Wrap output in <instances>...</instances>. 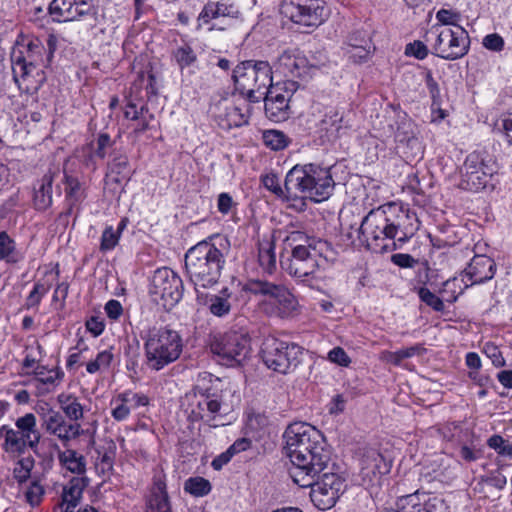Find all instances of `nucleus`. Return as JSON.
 <instances>
[{
    "instance_id": "obj_1",
    "label": "nucleus",
    "mask_w": 512,
    "mask_h": 512,
    "mask_svg": "<svg viewBox=\"0 0 512 512\" xmlns=\"http://www.w3.org/2000/svg\"><path fill=\"white\" fill-rule=\"evenodd\" d=\"M421 222L408 203L391 201L372 209L362 220L359 239L373 253H385L407 243Z\"/></svg>"
},
{
    "instance_id": "obj_2",
    "label": "nucleus",
    "mask_w": 512,
    "mask_h": 512,
    "mask_svg": "<svg viewBox=\"0 0 512 512\" xmlns=\"http://www.w3.org/2000/svg\"><path fill=\"white\" fill-rule=\"evenodd\" d=\"M283 437L291 462L290 477L298 486L310 485L331 459L323 433L309 423L294 422L288 425Z\"/></svg>"
},
{
    "instance_id": "obj_3",
    "label": "nucleus",
    "mask_w": 512,
    "mask_h": 512,
    "mask_svg": "<svg viewBox=\"0 0 512 512\" xmlns=\"http://www.w3.org/2000/svg\"><path fill=\"white\" fill-rule=\"evenodd\" d=\"M230 248L229 239L221 234H212L190 247L184 256L185 274L194 286L197 300L208 298L199 288L208 289L216 285L222 275Z\"/></svg>"
},
{
    "instance_id": "obj_4",
    "label": "nucleus",
    "mask_w": 512,
    "mask_h": 512,
    "mask_svg": "<svg viewBox=\"0 0 512 512\" xmlns=\"http://www.w3.org/2000/svg\"><path fill=\"white\" fill-rule=\"evenodd\" d=\"M41 440V432L37 426L34 413H26L18 417L14 427L4 424L0 426V447L10 460L15 461L13 478L18 484L25 483L31 477L35 459L30 450L36 452Z\"/></svg>"
},
{
    "instance_id": "obj_5",
    "label": "nucleus",
    "mask_w": 512,
    "mask_h": 512,
    "mask_svg": "<svg viewBox=\"0 0 512 512\" xmlns=\"http://www.w3.org/2000/svg\"><path fill=\"white\" fill-rule=\"evenodd\" d=\"M47 48L38 38L29 40L26 44H17L13 47L10 60L13 80L18 89L26 94L36 93L46 77L43 68L47 67L56 48L54 36H49Z\"/></svg>"
},
{
    "instance_id": "obj_6",
    "label": "nucleus",
    "mask_w": 512,
    "mask_h": 512,
    "mask_svg": "<svg viewBox=\"0 0 512 512\" xmlns=\"http://www.w3.org/2000/svg\"><path fill=\"white\" fill-rule=\"evenodd\" d=\"M290 244H295L286 260H281L282 268L293 278L302 282L317 279L316 273L325 269L333 253L331 245L322 239L308 236L302 231H292L287 236Z\"/></svg>"
},
{
    "instance_id": "obj_7",
    "label": "nucleus",
    "mask_w": 512,
    "mask_h": 512,
    "mask_svg": "<svg viewBox=\"0 0 512 512\" xmlns=\"http://www.w3.org/2000/svg\"><path fill=\"white\" fill-rule=\"evenodd\" d=\"M336 163L329 167H322L316 162L293 166L285 177L287 200L297 198H309L314 202L327 200L335 186L332 170L336 167Z\"/></svg>"
},
{
    "instance_id": "obj_8",
    "label": "nucleus",
    "mask_w": 512,
    "mask_h": 512,
    "mask_svg": "<svg viewBox=\"0 0 512 512\" xmlns=\"http://www.w3.org/2000/svg\"><path fill=\"white\" fill-rule=\"evenodd\" d=\"M144 363L152 371H160L177 361L183 351L180 333L169 325H153L142 331Z\"/></svg>"
},
{
    "instance_id": "obj_9",
    "label": "nucleus",
    "mask_w": 512,
    "mask_h": 512,
    "mask_svg": "<svg viewBox=\"0 0 512 512\" xmlns=\"http://www.w3.org/2000/svg\"><path fill=\"white\" fill-rule=\"evenodd\" d=\"M242 291L260 297L258 308L270 318L288 319L298 312L296 296L283 284L259 278L248 279L242 285Z\"/></svg>"
},
{
    "instance_id": "obj_10",
    "label": "nucleus",
    "mask_w": 512,
    "mask_h": 512,
    "mask_svg": "<svg viewBox=\"0 0 512 512\" xmlns=\"http://www.w3.org/2000/svg\"><path fill=\"white\" fill-rule=\"evenodd\" d=\"M187 399L185 414L190 424L202 422L211 428L226 425L228 405L223 401L221 390L197 385L193 388V393L187 395Z\"/></svg>"
},
{
    "instance_id": "obj_11",
    "label": "nucleus",
    "mask_w": 512,
    "mask_h": 512,
    "mask_svg": "<svg viewBox=\"0 0 512 512\" xmlns=\"http://www.w3.org/2000/svg\"><path fill=\"white\" fill-rule=\"evenodd\" d=\"M207 345L218 361L228 367L243 365L251 352L249 335L233 328L211 332Z\"/></svg>"
},
{
    "instance_id": "obj_12",
    "label": "nucleus",
    "mask_w": 512,
    "mask_h": 512,
    "mask_svg": "<svg viewBox=\"0 0 512 512\" xmlns=\"http://www.w3.org/2000/svg\"><path fill=\"white\" fill-rule=\"evenodd\" d=\"M304 352V347L296 342L268 336L262 343L260 355L268 369L287 375L302 364Z\"/></svg>"
},
{
    "instance_id": "obj_13",
    "label": "nucleus",
    "mask_w": 512,
    "mask_h": 512,
    "mask_svg": "<svg viewBox=\"0 0 512 512\" xmlns=\"http://www.w3.org/2000/svg\"><path fill=\"white\" fill-rule=\"evenodd\" d=\"M236 89L251 103L259 102L272 85V67L267 61L247 60L233 70Z\"/></svg>"
},
{
    "instance_id": "obj_14",
    "label": "nucleus",
    "mask_w": 512,
    "mask_h": 512,
    "mask_svg": "<svg viewBox=\"0 0 512 512\" xmlns=\"http://www.w3.org/2000/svg\"><path fill=\"white\" fill-rule=\"evenodd\" d=\"M424 39L431 46L433 55L446 60L462 58L469 49L468 34L461 26L459 31H453L435 24L426 32Z\"/></svg>"
},
{
    "instance_id": "obj_15",
    "label": "nucleus",
    "mask_w": 512,
    "mask_h": 512,
    "mask_svg": "<svg viewBox=\"0 0 512 512\" xmlns=\"http://www.w3.org/2000/svg\"><path fill=\"white\" fill-rule=\"evenodd\" d=\"M183 293L182 278L173 269L161 267L155 270L149 289L154 303L170 311L180 302Z\"/></svg>"
},
{
    "instance_id": "obj_16",
    "label": "nucleus",
    "mask_w": 512,
    "mask_h": 512,
    "mask_svg": "<svg viewBox=\"0 0 512 512\" xmlns=\"http://www.w3.org/2000/svg\"><path fill=\"white\" fill-rule=\"evenodd\" d=\"M281 13L295 24L316 28L327 18L323 0H283Z\"/></svg>"
},
{
    "instance_id": "obj_17",
    "label": "nucleus",
    "mask_w": 512,
    "mask_h": 512,
    "mask_svg": "<svg viewBox=\"0 0 512 512\" xmlns=\"http://www.w3.org/2000/svg\"><path fill=\"white\" fill-rule=\"evenodd\" d=\"M313 478L310 485L301 487L311 488V501L319 510L325 511L332 508L345 491V479L337 473H323L322 476L317 474Z\"/></svg>"
},
{
    "instance_id": "obj_18",
    "label": "nucleus",
    "mask_w": 512,
    "mask_h": 512,
    "mask_svg": "<svg viewBox=\"0 0 512 512\" xmlns=\"http://www.w3.org/2000/svg\"><path fill=\"white\" fill-rule=\"evenodd\" d=\"M497 162H463L459 170L460 181L459 188L470 191L479 192L490 188H495V176L498 167Z\"/></svg>"
},
{
    "instance_id": "obj_19",
    "label": "nucleus",
    "mask_w": 512,
    "mask_h": 512,
    "mask_svg": "<svg viewBox=\"0 0 512 512\" xmlns=\"http://www.w3.org/2000/svg\"><path fill=\"white\" fill-rule=\"evenodd\" d=\"M395 512H450V506L442 497L418 489L398 497Z\"/></svg>"
},
{
    "instance_id": "obj_20",
    "label": "nucleus",
    "mask_w": 512,
    "mask_h": 512,
    "mask_svg": "<svg viewBox=\"0 0 512 512\" xmlns=\"http://www.w3.org/2000/svg\"><path fill=\"white\" fill-rule=\"evenodd\" d=\"M48 13L54 22L79 21L85 16H97V8L90 0H52Z\"/></svg>"
},
{
    "instance_id": "obj_21",
    "label": "nucleus",
    "mask_w": 512,
    "mask_h": 512,
    "mask_svg": "<svg viewBox=\"0 0 512 512\" xmlns=\"http://www.w3.org/2000/svg\"><path fill=\"white\" fill-rule=\"evenodd\" d=\"M312 68L304 53L297 48L284 50L274 63L275 73L291 80V85L295 84L294 79L310 77Z\"/></svg>"
},
{
    "instance_id": "obj_22",
    "label": "nucleus",
    "mask_w": 512,
    "mask_h": 512,
    "mask_svg": "<svg viewBox=\"0 0 512 512\" xmlns=\"http://www.w3.org/2000/svg\"><path fill=\"white\" fill-rule=\"evenodd\" d=\"M43 428L45 431L56 437L64 447H67L72 440L79 438L83 434L80 423H73L54 409H49L43 416Z\"/></svg>"
},
{
    "instance_id": "obj_23",
    "label": "nucleus",
    "mask_w": 512,
    "mask_h": 512,
    "mask_svg": "<svg viewBox=\"0 0 512 512\" xmlns=\"http://www.w3.org/2000/svg\"><path fill=\"white\" fill-rule=\"evenodd\" d=\"M392 460L374 448L366 449L360 460V476L364 484H380L384 475L390 473Z\"/></svg>"
},
{
    "instance_id": "obj_24",
    "label": "nucleus",
    "mask_w": 512,
    "mask_h": 512,
    "mask_svg": "<svg viewBox=\"0 0 512 512\" xmlns=\"http://www.w3.org/2000/svg\"><path fill=\"white\" fill-rule=\"evenodd\" d=\"M211 113L222 129L240 127L248 123L249 105L235 104L229 99H221L211 107Z\"/></svg>"
},
{
    "instance_id": "obj_25",
    "label": "nucleus",
    "mask_w": 512,
    "mask_h": 512,
    "mask_svg": "<svg viewBox=\"0 0 512 512\" xmlns=\"http://www.w3.org/2000/svg\"><path fill=\"white\" fill-rule=\"evenodd\" d=\"M146 512H172L167 490V475L162 467L153 469L151 485L145 500Z\"/></svg>"
},
{
    "instance_id": "obj_26",
    "label": "nucleus",
    "mask_w": 512,
    "mask_h": 512,
    "mask_svg": "<svg viewBox=\"0 0 512 512\" xmlns=\"http://www.w3.org/2000/svg\"><path fill=\"white\" fill-rule=\"evenodd\" d=\"M26 375L32 376L37 394L40 396L54 393L65 378V372L58 363L54 366L42 363Z\"/></svg>"
},
{
    "instance_id": "obj_27",
    "label": "nucleus",
    "mask_w": 512,
    "mask_h": 512,
    "mask_svg": "<svg viewBox=\"0 0 512 512\" xmlns=\"http://www.w3.org/2000/svg\"><path fill=\"white\" fill-rule=\"evenodd\" d=\"M291 93L283 90L278 84L271 85L265 93L263 99L265 102V114L274 122H282L289 118Z\"/></svg>"
},
{
    "instance_id": "obj_28",
    "label": "nucleus",
    "mask_w": 512,
    "mask_h": 512,
    "mask_svg": "<svg viewBox=\"0 0 512 512\" xmlns=\"http://www.w3.org/2000/svg\"><path fill=\"white\" fill-rule=\"evenodd\" d=\"M497 271L495 261L486 255H475L463 270L470 285H479L493 279Z\"/></svg>"
},
{
    "instance_id": "obj_29",
    "label": "nucleus",
    "mask_w": 512,
    "mask_h": 512,
    "mask_svg": "<svg viewBox=\"0 0 512 512\" xmlns=\"http://www.w3.org/2000/svg\"><path fill=\"white\" fill-rule=\"evenodd\" d=\"M68 163L65 162L63 167L64 203L65 206L76 207L86 198L85 187L82 173L71 169Z\"/></svg>"
},
{
    "instance_id": "obj_30",
    "label": "nucleus",
    "mask_w": 512,
    "mask_h": 512,
    "mask_svg": "<svg viewBox=\"0 0 512 512\" xmlns=\"http://www.w3.org/2000/svg\"><path fill=\"white\" fill-rule=\"evenodd\" d=\"M89 485L87 477H72L62 488L58 508L61 512H74L79 505L83 492Z\"/></svg>"
},
{
    "instance_id": "obj_31",
    "label": "nucleus",
    "mask_w": 512,
    "mask_h": 512,
    "mask_svg": "<svg viewBox=\"0 0 512 512\" xmlns=\"http://www.w3.org/2000/svg\"><path fill=\"white\" fill-rule=\"evenodd\" d=\"M257 262L262 272L272 275L277 269L276 239L274 234H263L256 243Z\"/></svg>"
},
{
    "instance_id": "obj_32",
    "label": "nucleus",
    "mask_w": 512,
    "mask_h": 512,
    "mask_svg": "<svg viewBox=\"0 0 512 512\" xmlns=\"http://www.w3.org/2000/svg\"><path fill=\"white\" fill-rule=\"evenodd\" d=\"M56 173L49 169L34 185L33 207L37 211H45L53 204L52 187Z\"/></svg>"
},
{
    "instance_id": "obj_33",
    "label": "nucleus",
    "mask_w": 512,
    "mask_h": 512,
    "mask_svg": "<svg viewBox=\"0 0 512 512\" xmlns=\"http://www.w3.org/2000/svg\"><path fill=\"white\" fill-rule=\"evenodd\" d=\"M342 120V115L333 108L325 112L323 118L317 124L316 130L322 143L333 142L339 138V132L342 129Z\"/></svg>"
},
{
    "instance_id": "obj_34",
    "label": "nucleus",
    "mask_w": 512,
    "mask_h": 512,
    "mask_svg": "<svg viewBox=\"0 0 512 512\" xmlns=\"http://www.w3.org/2000/svg\"><path fill=\"white\" fill-rule=\"evenodd\" d=\"M237 14L238 11L235 9L233 4H228L223 1H209L204 5L202 11L198 15V27L210 23L213 19H217L219 17H236Z\"/></svg>"
},
{
    "instance_id": "obj_35",
    "label": "nucleus",
    "mask_w": 512,
    "mask_h": 512,
    "mask_svg": "<svg viewBox=\"0 0 512 512\" xmlns=\"http://www.w3.org/2000/svg\"><path fill=\"white\" fill-rule=\"evenodd\" d=\"M22 355L21 370L26 375L30 370L42 364L46 357V350L40 341L34 338L24 345Z\"/></svg>"
},
{
    "instance_id": "obj_36",
    "label": "nucleus",
    "mask_w": 512,
    "mask_h": 512,
    "mask_svg": "<svg viewBox=\"0 0 512 512\" xmlns=\"http://www.w3.org/2000/svg\"><path fill=\"white\" fill-rule=\"evenodd\" d=\"M57 402L63 415L73 423L84 417V407L78 396L70 392H62L57 396Z\"/></svg>"
},
{
    "instance_id": "obj_37",
    "label": "nucleus",
    "mask_w": 512,
    "mask_h": 512,
    "mask_svg": "<svg viewBox=\"0 0 512 512\" xmlns=\"http://www.w3.org/2000/svg\"><path fill=\"white\" fill-rule=\"evenodd\" d=\"M233 292L228 287H223L218 294L209 298V311L216 317H225L231 312V300Z\"/></svg>"
},
{
    "instance_id": "obj_38",
    "label": "nucleus",
    "mask_w": 512,
    "mask_h": 512,
    "mask_svg": "<svg viewBox=\"0 0 512 512\" xmlns=\"http://www.w3.org/2000/svg\"><path fill=\"white\" fill-rule=\"evenodd\" d=\"M465 278L462 272L460 276L451 277L443 283L440 293L445 301L454 303L467 288L471 287Z\"/></svg>"
},
{
    "instance_id": "obj_39",
    "label": "nucleus",
    "mask_w": 512,
    "mask_h": 512,
    "mask_svg": "<svg viewBox=\"0 0 512 512\" xmlns=\"http://www.w3.org/2000/svg\"><path fill=\"white\" fill-rule=\"evenodd\" d=\"M58 460L61 466L74 474H84L86 471L85 457L74 449L59 451Z\"/></svg>"
},
{
    "instance_id": "obj_40",
    "label": "nucleus",
    "mask_w": 512,
    "mask_h": 512,
    "mask_svg": "<svg viewBox=\"0 0 512 512\" xmlns=\"http://www.w3.org/2000/svg\"><path fill=\"white\" fill-rule=\"evenodd\" d=\"M96 451L98 453L95 464L96 471L99 475L109 478L114 470L116 445L114 442H110L107 448H99Z\"/></svg>"
},
{
    "instance_id": "obj_41",
    "label": "nucleus",
    "mask_w": 512,
    "mask_h": 512,
    "mask_svg": "<svg viewBox=\"0 0 512 512\" xmlns=\"http://www.w3.org/2000/svg\"><path fill=\"white\" fill-rule=\"evenodd\" d=\"M423 351H425V348L421 344H415L397 351L384 350L380 353L379 359L394 366H400L404 359L421 355Z\"/></svg>"
},
{
    "instance_id": "obj_42",
    "label": "nucleus",
    "mask_w": 512,
    "mask_h": 512,
    "mask_svg": "<svg viewBox=\"0 0 512 512\" xmlns=\"http://www.w3.org/2000/svg\"><path fill=\"white\" fill-rule=\"evenodd\" d=\"M22 259L17 253L15 240L6 232H0V261L16 264Z\"/></svg>"
},
{
    "instance_id": "obj_43",
    "label": "nucleus",
    "mask_w": 512,
    "mask_h": 512,
    "mask_svg": "<svg viewBox=\"0 0 512 512\" xmlns=\"http://www.w3.org/2000/svg\"><path fill=\"white\" fill-rule=\"evenodd\" d=\"M114 354L110 349L99 351L94 359L85 364L88 374L94 375L108 370L113 362Z\"/></svg>"
},
{
    "instance_id": "obj_44",
    "label": "nucleus",
    "mask_w": 512,
    "mask_h": 512,
    "mask_svg": "<svg viewBox=\"0 0 512 512\" xmlns=\"http://www.w3.org/2000/svg\"><path fill=\"white\" fill-rule=\"evenodd\" d=\"M211 490V483L204 477H190L184 483V491L194 497H204L208 495Z\"/></svg>"
},
{
    "instance_id": "obj_45",
    "label": "nucleus",
    "mask_w": 512,
    "mask_h": 512,
    "mask_svg": "<svg viewBox=\"0 0 512 512\" xmlns=\"http://www.w3.org/2000/svg\"><path fill=\"white\" fill-rule=\"evenodd\" d=\"M114 141L106 132L100 133L96 140L91 143V157L103 159L110 156L113 149Z\"/></svg>"
},
{
    "instance_id": "obj_46",
    "label": "nucleus",
    "mask_w": 512,
    "mask_h": 512,
    "mask_svg": "<svg viewBox=\"0 0 512 512\" xmlns=\"http://www.w3.org/2000/svg\"><path fill=\"white\" fill-rule=\"evenodd\" d=\"M487 446L493 449L498 456L512 460V442L505 439L500 434L491 435L487 441Z\"/></svg>"
},
{
    "instance_id": "obj_47",
    "label": "nucleus",
    "mask_w": 512,
    "mask_h": 512,
    "mask_svg": "<svg viewBox=\"0 0 512 512\" xmlns=\"http://www.w3.org/2000/svg\"><path fill=\"white\" fill-rule=\"evenodd\" d=\"M395 139L400 143H418L415 137V125L410 119H404L398 123Z\"/></svg>"
},
{
    "instance_id": "obj_48",
    "label": "nucleus",
    "mask_w": 512,
    "mask_h": 512,
    "mask_svg": "<svg viewBox=\"0 0 512 512\" xmlns=\"http://www.w3.org/2000/svg\"><path fill=\"white\" fill-rule=\"evenodd\" d=\"M87 351H89V346L84 342L83 338H80L76 346L70 349V353L66 358V369L68 371H74L81 366L82 355Z\"/></svg>"
},
{
    "instance_id": "obj_49",
    "label": "nucleus",
    "mask_w": 512,
    "mask_h": 512,
    "mask_svg": "<svg viewBox=\"0 0 512 512\" xmlns=\"http://www.w3.org/2000/svg\"><path fill=\"white\" fill-rule=\"evenodd\" d=\"M173 57L179 67L181 69H184L186 67H189L197 60V55L192 49L191 46L188 44H184L182 46H179L174 52Z\"/></svg>"
},
{
    "instance_id": "obj_50",
    "label": "nucleus",
    "mask_w": 512,
    "mask_h": 512,
    "mask_svg": "<svg viewBox=\"0 0 512 512\" xmlns=\"http://www.w3.org/2000/svg\"><path fill=\"white\" fill-rule=\"evenodd\" d=\"M261 184L279 198L287 199L286 188L280 185L279 177L275 173H268L260 177Z\"/></svg>"
},
{
    "instance_id": "obj_51",
    "label": "nucleus",
    "mask_w": 512,
    "mask_h": 512,
    "mask_svg": "<svg viewBox=\"0 0 512 512\" xmlns=\"http://www.w3.org/2000/svg\"><path fill=\"white\" fill-rule=\"evenodd\" d=\"M120 236L116 234L112 225H107L101 235L100 238V251L101 252H109L115 249V247L119 244Z\"/></svg>"
},
{
    "instance_id": "obj_52",
    "label": "nucleus",
    "mask_w": 512,
    "mask_h": 512,
    "mask_svg": "<svg viewBox=\"0 0 512 512\" xmlns=\"http://www.w3.org/2000/svg\"><path fill=\"white\" fill-rule=\"evenodd\" d=\"M418 296L421 302L425 303L427 306L431 307L436 312H443L445 309V305L443 299L438 297L436 294L431 292L426 287H421L418 290Z\"/></svg>"
},
{
    "instance_id": "obj_53",
    "label": "nucleus",
    "mask_w": 512,
    "mask_h": 512,
    "mask_svg": "<svg viewBox=\"0 0 512 512\" xmlns=\"http://www.w3.org/2000/svg\"><path fill=\"white\" fill-rule=\"evenodd\" d=\"M482 353L491 360L493 366L496 368L504 367L506 365V360L500 348L494 342H485L482 348Z\"/></svg>"
},
{
    "instance_id": "obj_54",
    "label": "nucleus",
    "mask_w": 512,
    "mask_h": 512,
    "mask_svg": "<svg viewBox=\"0 0 512 512\" xmlns=\"http://www.w3.org/2000/svg\"><path fill=\"white\" fill-rule=\"evenodd\" d=\"M263 140L266 146L273 150H281L287 146L286 135L277 130H269L263 134Z\"/></svg>"
},
{
    "instance_id": "obj_55",
    "label": "nucleus",
    "mask_w": 512,
    "mask_h": 512,
    "mask_svg": "<svg viewBox=\"0 0 512 512\" xmlns=\"http://www.w3.org/2000/svg\"><path fill=\"white\" fill-rule=\"evenodd\" d=\"M119 399L127 402L133 409L144 407L149 404V397L144 393H135L131 390H125L119 393Z\"/></svg>"
},
{
    "instance_id": "obj_56",
    "label": "nucleus",
    "mask_w": 512,
    "mask_h": 512,
    "mask_svg": "<svg viewBox=\"0 0 512 512\" xmlns=\"http://www.w3.org/2000/svg\"><path fill=\"white\" fill-rule=\"evenodd\" d=\"M362 47L359 49H351L349 51V59L354 63H361L366 61L371 54L372 43L369 37H362Z\"/></svg>"
},
{
    "instance_id": "obj_57",
    "label": "nucleus",
    "mask_w": 512,
    "mask_h": 512,
    "mask_svg": "<svg viewBox=\"0 0 512 512\" xmlns=\"http://www.w3.org/2000/svg\"><path fill=\"white\" fill-rule=\"evenodd\" d=\"M111 416L114 420L120 422L126 420L129 415L131 408L127 402H123L119 399V394L111 401Z\"/></svg>"
},
{
    "instance_id": "obj_58",
    "label": "nucleus",
    "mask_w": 512,
    "mask_h": 512,
    "mask_svg": "<svg viewBox=\"0 0 512 512\" xmlns=\"http://www.w3.org/2000/svg\"><path fill=\"white\" fill-rule=\"evenodd\" d=\"M436 19L440 23L439 25L441 27L442 25H452L457 26L459 28L458 22L461 20V14L454 10L442 8L439 11H437Z\"/></svg>"
},
{
    "instance_id": "obj_59",
    "label": "nucleus",
    "mask_w": 512,
    "mask_h": 512,
    "mask_svg": "<svg viewBox=\"0 0 512 512\" xmlns=\"http://www.w3.org/2000/svg\"><path fill=\"white\" fill-rule=\"evenodd\" d=\"M105 327V320L99 315H92L85 320V328L94 338L99 337Z\"/></svg>"
},
{
    "instance_id": "obj_60",
    "label": "nucleus",
    "mask_w": 512,
    "mask_h": 512,
    "mask_svg": "<svg viewBox=\"0 0 512 512\" xmlns=\"http://www.w3.org/2000/svg\"><path fill=\"white\" fill-rule=\"evenodd\" d=\"M327 359L341 367H348L351 364V358L347 352L340 346L332 348L328 352Z\"/></svg>"
},
{
    "instance_id": "obj_61",
    "label": "nucleus",
    "mask_w": 512,
    "mask_h": 512,
    "mask_svg": "<svg viewBox=\"0 0 512 512\" xmlns=\"http://www.w3.org/2000/svg\"><path fill=\"white\" fill-rule=\"evenodd\" d=\"M429 51L427 45L419 40L406 45L405 54L414 56L416 59L423 60L427 57Z\"/></svg>"
},
{
    "instance_id": "obj_62",
    "label": "nucleus",
    "mask_w": 512,
    "mask_h": 512,
    "mask_svg": "<svg viewBox=\"0 0 512 512\" xmlns=\"http://www.w3.org/2000/svg\"><path fill=\"white\" fill-rule=\"evenodd\" d=\"M153 115L149 112V109L146 106H141L139 109V118L135 119L134 131L137 133L144 132L149 128V124L151 120H153Z\"/></svg>"
},
{
    "instance_id": "obj_63",
    "label": "nucleus",
    "mask_w": 512,
    "mask_h": 512,
    "mask_svg": "<svg viewBox=\"0 0 512 512\" xmlns=\"http://www.w3.org/2000/svg\"><path fill=\"white\" fill-rule=\"evenodd\" d=\"M44 494V489L42 485H40L37 481L31 482L28 487L25 496L27 502L32 505H38L41 502L42 496Z\"/></svg>"
},
{
    "instance_id": "obj_64",
    "label": "nucleus",
    "mask_w": 512,
    "mask_h": 512,
    "mask_svg": "<svg viewBox=\"0 0 512 512\" xmlns=\"http://www.w3.org/2000/svg\"><path fill=\"white\" fill-rule=\"evenodd\" d=\"M104 311L110 320L118 321L123 315L124 309L119 300L110 299L105 303Z\"/></svg>"
}]
</instances>
